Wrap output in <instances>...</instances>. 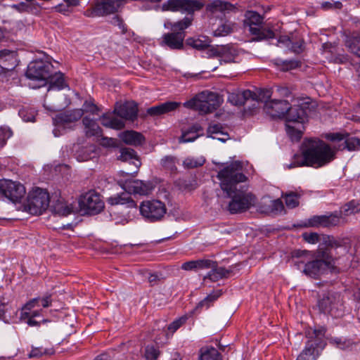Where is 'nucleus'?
I'll return each mask as SVG.
<instances>
[{
    "mask_svg": "<svg viewBox=\"0 0 360 360\" xmlns=\"http://www.w3.org/2000/svg\"><path fill=\"white\" fill-rule=\"evenodd\" d=\"M240 162H233L224 167L217 174L221 190L231 198L227 210L231 214L246 212L254 206L256 197L243 186L238 188V183L245 182L247 177L242 173Z\"/></svg>",
    "mask_w": 360,
    "mask_h": 360,
    "instance_id": "f257e3e1",
    "label": "nucleus"
},
{
    "mask_svg": "<svg viewBox=\"0 0 360 360\" xmlns=\"http://www.w3.org/2000/svg\"><path fill=\"white\" fill-rule=\"evenodd\" d=\"M336 150L318 139H305L301 146V154H295L289 168L311 167L320 168L335 160Z\"/></svg>",
    "mask_w": 360,
    "mask_h": 360,
    "instance_id": "f03ea898",
    "label": "nucleus"
},
{
    "mask_svg": "<svg viewBox=\"0 0 360 360\" xmlns=\"http://www.w3.org/2000/svg\"><path fill=\"white\" fill-rule=\"evenodd\" d=\"M192 21L193 18L189 17H185L176 22L165 20L164 27L170 32L165 33L162 36L160 41V46H167L172 50L182 49L186 37L185 30L191 25Z\"/></svg>",
    "mask_w": 360,
    "mask_h": 360,
    "instance_id": "7ed1b4c3",
    "label": "nucleus"
},
{
    "mask_svg": "<svg viewBox=\"0 0 360 360\" xmlns=\"http://www.w3.org/2000/svg\"><path fill=\"white\" fill-rule=\"evenodd\" d=\"M183 105L186 108L197 110L200 114L204 115L217 110L220 105V102L214 93L205 91L196 94Z\"/></svg>",
    "mask_w": 360,
    "mask_h": 360,
    "instance_id": "20e7f679",
    "label": "nucleus"
},
{
    "mask_svg": "<svg viewBox=\"0 0 360 360\" xmlns=\"http://www.w3.org/2000/svg\"><path fill=\"white\" fill-rule=\"evenodd\" d=\"M53 68L50 62L42 60L30 63L25 73L26 77L32 81L38 82L37 85L32 86V88H39L46 84Z\"/></svg>",
    "mask_w": 360,
    "mask_h": 360,
    "instance_id": "39448f33",
    "label": "nucleus"
},
{
    "mask_svg": "<svg viewBox=\"0 0 360 360\" xmlns=\"http://www.w3.org/2000/svg\"><path fill=\"white\" fill-rule=\"evenodd\" d=\"M262 21V17L255 11H248L245 14L244 25L248 27L250 34L255 36V40L261 41L274 38L275 34L271 29L261 26Z\"/></svg>",
    "mask_w": 360,
    "mask_h": 360,
    "instance_id": "423d86ee",
    "label": "nucleus"
},
{
    "mask_svg": "<svg viewBox=\"0 0 360 360\" xmlns=\"http://www.w3.org/2000/svg\"><path fill=\"white\" fill-rule=\"evenodd\" d=\"M319 309L324 314L334 318H341L345 312V307L341 295L338 292H328L323 295L318 302Z\"/></svg>",
    "mask_w": 360,
    "mask_h": 360,
    "instance_id": "0eeeda50",
    "label": "nucleus"
},
{
    "mask_svg": "<svg viewBox=\"0 0 360 360\" xmlns=\"http://www.w3.org/2000/svg\"><path fill=\"white\" fill-rule=\"evenodd\" d=\"M49 202L50 198L48 192L37 188L29 193L25 209L31 214H41L48 208Z\"/></svg>",
    "mask_w": 360,
    "mask_h": 360,
    "instance_id": "6e6552de",
    "label": "nucleus"
},
{
    "mask_svg": "<svg viewBox=\"0 0 360 360\" xmlns=\"http://www.w3.org/2000/svg\"><path fill=\"white\" fill-rule=\"evenodd\" d=\"M203 6V3L198 0H167L162 5V10L192 14Z\"/></svg>",
    "mask_w": 360,
    "mask_h": 360,
    "instance_id": "1a4fd4ad",
    "label": "nucleus"
},
{
    "mask_svg": "<svg viewBox=\"0 0 360 360\" xmlns=\"http://www.w3.org/2000/svg\"><path fill=\"white\" fill-rule=\"evenodd\" d=\"M139 210L141 215L150 221L160 220L167 212L165 203L157 200L142 202Z\"/></svg>",
    "mask_w": 360,
    "mask_h": 360,
    "instance_id": "9d476101",
    "label": "nucleus"
},
{
    "mask_svg": "<svg viewBox=\"0 0 360 360\" xmlns=\"http://www.w3.org/2000/svg\"><path fill=\"white\" fill-rule=\"evenodd\" d=\"M123 179L118 180L119 185L128 193L147 195L152 186L149 182H144L138 179H133L136 174H121Z\"/></svg>",
    "mask_w": 360,
    "mask_h": 360,
    "instance_id": "9b49d317",
    "label": "nucleus"
},
{
    "mask_svg": "<svg viewBox=\"0 0 360 360\" xmlns=\"http://www.w3.org/2000/svg\"><path fill=\"white\" fill-rule=\"evenodd\" d=\"M79 206L86 214H96L104 208V202L101 196L94 191H89L82 195Z\"/></svg>",
    "mask_w": 360,
    "mask_h": 360,
    "instance_id": "f8f14e48",
    "label": "nucleus"
},
{
    "mask_svg": "<svg viewBox=\"0 0 360 360\" xmlns=\"http://www.w3.org/2000/svg\"><path fill=\"white\" fill-rule=\"evenodd\" d=\"M342 221L340 212H335L329 215H315L307 219L302 224L304 227L330 228L339 225Z\"/></svg>",
    "mask_w": 360,
    "mask_h": 360,
    "instance_id": "ddd939ff",
    "label": "nucleus"
},
{
    "mask_svg": "<svg viewBox=\"0 0 360 360\" xmlns=\"http://www.w3.org/2000/svg\"><path fill=\"white\" fill-rule=\"evenodd\" d=\"M0 192L11 201L18 202L25 194V188L20 183L11 180H1Z\"/></svg>",
    "mask_w": 360,
    "mask_h": 360,
    "instance_id": "4468645a",
    "label": "nucleus"
},
{
    "mask_svg": "<svg viewBox=\"0 0 360 360\" xmlns=\"http://www.w3.org/2000/svg\"><path fill=\"white\" fill-rule=\"evenodd\" d=\"M277 46L286 47L295 53H300L304 49V41L297 32L290 35H281L277 40Z\"/></svg>",
    "mask_w": 360,
    "mask_h": 360,
    "instance_id": "2eb2a0df",
    "label": "nucleus"
},
{
    "mask_svg": "<svg viewBox=\"0 0 360 360\" xmlns=\"http://www.w3.org/2000/svg\"><path fill=\"white\" fill-rule=\"evenodd\" d=\"M314 338L309 339L305 345L304 349L299 354L296 360H316L319 356V348L323 349V343L319 338L317 331L314 330Z\"/></svg>",
    "mask_w": 360,
    "mask_h": 360,
    "instance_id": "dca6fc26",
    "label": "nucleus"
},
{
    "mask_svg": "<svg viewBox=\"0 0 360 360\" xmlns=\"http://www.w3.org/2000/svg\"><path fill=\"white\" fill-rule=\"evenodd\" d=\"M310 103L309 102L302 101L297 105L291 106L288 110L286 114V122H290L292 124L300 123L303 124L307 116V110L309 109Z\"/></svg>",
    "mask_w": 360,
    "mask_h": 360,
    "instance_id": "f3484780",
    "label": "nucleus"
},
{
    "mask_svg": "<svg viewBox=\"0 0 360 360\" xmlns=\"http://www.w3.org/2000/svg\"><path fill=\"white\" fill-rule=\"evenodd\" d=\"M290 103L285 100L273 99L265 101L264 110L272 117L286 116Z\"/></svg>",
    "mask_w": 360,
    "mask_h": 360,
    "instance_id": "a211bd4d",
    "label": "nucleus"
},
{
    "mask_svg": "<svg viewBox=\"0 0 360 360\" xmlns=\"http://www.w3.org/2000/svg\"><path fill=\"white\" fill-rule=\"evenodd\" d=\"M114 112L122 119L134 121L137 117L138 106L134 101H127L124 103H116Z\"/></svg>",
    "mask_w": 360,
    "mask_h": 360,
    "instance_id": "6ab92c4d",
    "label": "nucleus"
},
{
    "mask_svg": "<svg viewBox=\"0 0 360 360\" xmlns=\"http://www.w3.org/2000/svg\"><path fill=\"white\" fill-rule=\"evenodd\" d=\"M120 155L117 159L122 162H129L130 164L134 165V169L131 170V172H125L122 171L121 174H137L139 170V167L141 165V160L136 155L134 150L128 148H122L120 150Z\"/></svg>",
    "mask_w": 360,
    "mask_h": 360,
    "instance_id": "aec40b11",
    "label": "nucleus"
},
{
    "mask_svg": "<svg viewBox=\"0 0 360 360\" xmlns=\"http://www.w3.org/2000/svg\"><path fill=\"white\" fill-rule=\"evenodd\" d=\"M18 65L16 52L7 49L0 51V72L13 70Z\"/></svg>",
    "mask_w": 360,
    "mask_h": 360,
    "instance_id": "412c9836",
    "label": "nucleus"
},
{
    "mask_svg": "<svg viewBox=\"0 0 360 360\" xmlns=\"http://www.w3.org/2000/svg\"><path fill=\"white\" fill-rule=\"evenodd\" d=\"M82 117V110L74 109L58 114L53 120L57 125L65 127L69 124L78 121Z\"/></svg>",
    "mask_w": 360,
    "mask_h": 360,
    "instance_id": "4be33fe9",
    "label": "nucleus"
},
{
    "mask_svg": "<svg viewBox=\"0 0 360 360\" xmlns=\"http://www.w3.org/2000/svg\"><path fill=\"white\" fill-rule=\"evenodd\" d=\"M214 260L210 259H200L196 260H190L181 264V269L184 271H198L203 269H208L210 267H214Z\"/></svg>",
    "mask_w": 360,
    "mask_h": 360,
    "instance_id": "5701e85b",
    "label": "nucleus"
},
{
    "mask_svg": "<svg viewBox=\"0 0 360 360\" xmlns=\"http://www.w3.org/2000/svg\"><path fill=\"white\" fill-rule=\"evenodd\" d=\"M307 264L303 267L302 272L307 276L318 278L323 273L326 266L323 265V262L314 258L309 262H306Z\"/></svg>",
    "mask_w": 360,
    "mask_h": 360,
    "instance_id": "b1692460",
    "label": "nucleus"
},
{
    "mask_svg": "<svg viewBox=\"0 0 360 360\" xmlns=\"http://www.w3.org/2000/svg\"><path fill=\"white\" fill-rule=\"evenodd\" d=\"M257 98V94L248 89L232 92L228 96L229 101L234 105H242L248 100H256Z\"/></svg>",
    "mask_w": 360,
    "mask_h": 360,
    "instance_id": "393cba45",
    "label": "nucleus"
},
{
    "mask_svg": "<svg viewBox=\"0 0 360 360\" xmlns=\"http://www.w3.org/2000/svg\"><path fill=\"white\" fill-rule=\"evenodd\" d=\"M214 54L220 57L224 63L234 62L238 55V49L233 45L218 46L214 50Z\"/></svg>",
    "mask_w": 360,
    "mask_h": 360,
    "instance_id": "a878e982",
    "label": "nucleus"
},
{
    "mask_svg": "<svg viewBox=\"0 0 360 360\" xmlns=\"http://www.w3.org/2000/svg\"><path fill=\"white\" fill-rule=\"evenodd\" d=\"M181 105V103L176 101H168L158 105L149 108L147 113L150 116H158L172 112Z\"/></svg>",
    "mask_w": 360,
    "mask_h": 360,
    "instance_id": "bb28decb",
    "label": "nucleus"
},
{
    "mask_svg": "<svg viewBox=\"0 0 360 360\" xmlns=\"http://www.w3.org/2000/svg\"><path fill=\"white\" fill-rule=\"evenodd\" d=\"M119 137L126 144L134 146H141L145 141L144 136L141 133L133 130L123 131L120 134Z\"/></svg>",
    "mask_w": 360,
    "mask_h": 360,
    "instance_id": "cd10ccee",
    "label": "nucleus"
},
{
    "mask_svg": "<svg viewBox=\"0 0 360 360\" xmlns=\"http://www.w3.org/2000/svg\"><path fill=\"white\" fill-rule=\"evenodd\" d=\"M115 115L116 114L114 112L103 114L100 118L102 125L116 130H120L124 128V121L116 117Z\"/></svg>",
    "mask_w": 360,
    "mask_h": 360,
    "instance_id": "c85d7f7f",
    "label": "nucleus"
},
{
    "mask_svg": "<svg viewBox=\"0 0 360 360\" xmlns=\"http://www.w3.org/2000/svg\"><path fill=\"white\" fill-rule=\"evenodd\" d=\"M203 129L200 124L196 123L189 127L186 131L182 132L179 137V142L180 143L193 142L197 139L202 132Z\"/></svg>",
    "mask_w": 360,
    "mask_h": 360,
    "instance_id": "c756f323",
    "label": "nucleus"
},
{
    "mask_svg": "<svg viewBox=\"0 0 360 360\" xmlns=\"http://www.w3.org/2000/svg\"><path fill=\"white\" fill-rule=\"evenodd\" d=\"M292 257L294 264L300 269L302 266L304 267L307 264V261L314 259V254L311 251L297 250L292 252Z\"/></svg>",
    "mask_w": 360,
    "mask_h": 360,
    "instance_id": "7c9ffc66",
    "label": "nucleus"
},
{
    "mask_svg": "<svg viewBox=\"0 0 360 360\" xmlns=\"http://www.w3.org/2000/svg\"><path fill=\"white\" fill-rule=\"evenodd\" d=\"M207 134L208 137L218 139L222 142L226 141L229 138V134L224 131V127L219 123L210 124Z\"/></svg>",
    "mask_w": 360,
    "mask_h": 360,
    "instance_id": "2f4dec72",
    "label": "nucleus"
},
{
    "mask_svg": "<svg viewBox=\"0 0 360 360\" xmlns=\"http://www.w3.org/2000/svg\"><path fill=\"white\" fill-rule=\"evenodd\" d=\"M314 258L323 262V265L327 268L334 264V259L328 248L319 245L317 250L313 252Z\"/></svg>",
    "mask_w": 360,
    "mask_h": 360,
    "instance_id": "473e14b6",
    "label": "nucleus"
},
{
    "mask_svg": "<svg viewBox=\"0 0 360 360\" xmlns=\"http://www.w3.org/2000/svg\"><path fill=\"white\" fill-rule=\"evenodd\" d=\"M214 267H210L211 271H210L205 278L210 279L212 281H217L219 279H221L223 278H226L229 276L231 271L224 267H219L217 262L216 261H214Z\"/></svg>",
    "mask_w": 360,
    "mask_h": 360,
    "instance_id": "72a5a7b5",
    "label": "nucleus"
},
{
    "mask_svg": "<svg viewBox=\"0 0 360 360\" xmlns=\"http://www.w3.org/2000/svg\"><path fill=\"white\" fill-rule=\"evenodd\" d=\"M108 202L112 205H126L128 208L136 207V202L131 199L128 193L110 197L108 199Z\"/></svg>",
    "mask_w": 360,
    "mask_h": 360,
    "instance_id": "f704fd0d",
    "label": "nucleus"
},
{
    "mask_svg": "<svg viewBox=\"0 0 360 360\" xmlns=\"http://www.w3.org/2000/svg\"><path fill=\"white\" fill-rule=\"evenodd\" d=\"M48 82H49V91L52 90H61L67 86L64 79V75L60 72L54 75L51 72V77H49Z\"/></svg>",
    "mask_w": 360,
    "mask_h": 360,
    "instance_id": "c9c22d12",
    "label": "nucleus"
},
{
    "mask_svg": "<svg viewBox=\"0 0 360 360\" xmlns=\"http://www.w3.org/2000/svg\"><path fill=\"white\" fill-rule=\"evenodd\" d=\"M82 123L84 126L86 136H99L101 134V129L94 120L86 116L83 118Z\"/></svg>",
    "mask_w": 360,
    "mask_h": 360,
    "instance_id": "e433bc0d",
    "label": "nucleus"
},
{
    "mask_svg": "<svg viewBox=\"0 0 360 360\" xmlns=\"http://www.w3.org/2000/svg\"><path fill=\"white\" fill-rule=\"evenodd\" d=\"M51 295H46L43 297H36L26 303L23 307V310H31L35 307L39 306L46 308L51 306Z\"/></svg>",
    "mask_w": 360,
    "mask_h": 360,
    "instance_id": "4c0bfd02",
    "label": "nucleus"
},
{
    "mask_svg": "<svg viewBox=\"0 0 360 360\" xmlns=\"http://www.w3.org/2000/svg\"><path fill=\"white\" fill-rule=\"evenodd\" d=\"M285 129L288 135L291 139L299 141L302 136L304 126L300 123L292 124L290 122H286Z\"/></svg>",
    "mask_w": 360,
    "mask_h": 360,
    "instance_id": "58836bf2",
    "label": "nucleus"
},
{
    "mask_svg": "<svg viewBox=\"0 0 360 360\" xmlns=\"http://www.w3.org/2000/svg\"><path fill=\"white\" fill-rule=\"evenodd\" d=\"M346 46L353 54L360 58V32L349 37L346 41Z\"/></svg>",
    "mask_w": 360,
    "mask_h": 360,
    "instance_id": "ea45409f",
    "label": "nucleus"
},
{
    "mask_svg": "<svg viewBox=\"0 0 360 360\" xmlns=\"http://www.w3.org/2000/svg\"><path fill=\"white\" fill-rule=\"evenodd\" d=\"M360 212V202L356 200H352L345 204L340 211L341 215L349 216Z\"/></svg>",
    "mask_w": 360,
    "mask_h": 360,
    "instance_id": "a19ab883",
    "label": "nucleus"
},
{
    "mask_svg": "<svg viewBox=\"0 0 360 360\" xmlns=\"http://www.w3.org/2000/svg\"><path fill=\"white\" fill-rule=\"evenodd\" d=\"M282 198L285 199V205L289 209H293L300 204L299 199L300 195L295 192H289L282 194Z\"/></svg>",
    "mask_w": 360,
    "mask_h": 360,
    "instance_id": "79ce46f5",
    "label": "nucleus"
},
{
    "mask_svg": "<svg viewBox=\"0 0 360 360\" xmlns=\"http://www.w3.org/2000/svg\"><path fill=\"white\" fill-rule=\"evenodd\" d=\"M235 24L231 22H225L219 25L214 31L215 37H224L233 32Z\"/></svg>",
    "mask_w": 360,
    "mask_h": 360,
    "instance_id": "37998d69",
    "label": "nucleus"
},
{
    "mask_svg": "<svg viewBox=\"0 0 360 360\" xmlns=\"http://www.w3.org/2000/svg\"><path fill=\"white\" fill-rule=\"evenodd\" d=\"M221 290L213 291L198 303L197 308H209L211 304L221 296Z\"/></svg>",
    "mask_w": 360,
    "mask_h": 360,
    "instance_id": "c03bdc74",
    "label": "nucleus"
},
{
    "mask_svg": "<svg viewBox=\"0 0 360 360\" xmlns=\"http://www.w3.org/2000/svg\"><path fill=\"white\" fill-rule=\"evenodd\" d=\"M319 245L330 249L340 247L341 245L333 236L323 235L320 238Z\"/></svg>",
    "mask_w": 360,
    "mask_h": 360,
    "instance_id": "a18cd8bd",
    "label": "nucleus"
},
{
    "mask_svg": "<svg viewBox=\"0 0 360 360\" xmlns=\"http://www.w3.org/2000/svg\"><path fill=\"white\" fill-rule=\"evenodd\" d=\"M176 162L177 160L175 157L167 155L162 158L161 165L171 172H175L177 170V167L176 166Z\"/></svg>",
    "mask_w": 360,
    "mask_h": 360,
    "instance_id": "49530a36",
    "label": "nucleus"
},
{
    "mask_svg": "<svg viewBox=\"0 0 360 360\" xmlns=\"http://www.w3.org/2000/svg\"><path fill=\"white\" fill-rule=\"evenodd\" d=\"M210 41L208 39H194L190 38L188 39V44L194 49L198 50H203L210 46Z\"/></svg>",
    "mask_w": 360,
    "mask_h": 360,
    "instance_id": "de8ad7c7",
    "label": "nucleus"
},
{
    "mask_svg": "<svg viewBox=\"0 0 360 360\" xmlns=\"http://www.w3.org/2000/svg\"><path fill=\"white\" fill-rule=\"evenodd\" d=\"M349 151L360 150V139L356 137H349L345 139V147Z\"/></svg>",
    "mask_w": 360,
    "mask_h": 360,
    "instance_id": "09e8293b",
    "label": "nucleus"
},
{
    "mask_svg": "<svg viewBox=\"0 0 360 360\" xmlns=\"http://www.w3.org/2000/svg\"><path fill=\"white\" fill-rule=\"evenodd\" d=\"M53 353L52 349H45L40 347H32L30 352L27 354L30 359L39 358L44 355H51Z\"/></svg>",
    "mask_w": 360,
    "mask_h": 360,
    "instance_id": "8fccbe9b",
    "label": "nucleus"
},
{
    "mask_svg": "<svg viewBox=\"0 0 360 360\" xmlns=\"http://www.w3.org/2000/svg\"><path fill=\"white\" fill-rule=\"evenodd\" d=\"M160 354L159 349L154 345H147L145 348V357L147 360H157Z\"/></svg>",
    "mask_w": 360,
    "mask_h": 360,
    "instance_id": "3c124183",
    "label": "nucleus"
},
{
    "mask_svg": "<svg viewBox=\"0 0 360 360\" xmlns=\"http://www.w3.org/2000/svg\"><path fill=\"white\" fill-rule=\"evenodd\" d=\"M212 7L215 11H232L234 9V6L229 2L227 1H214L212 4Z\"/></svg>",
    "mask_w": 360,
    "mask_h": 360,
    "instance_id": "603ef678",
    "label": "nucleus"
},
{
    "mask_svg": "<svg viewBox=\"0 0 360 360\" xmlns=\"http://www.w3.org/2000/svg\"><path fill=\"white\" fill-rule=\"evenodd\" d=\"M200 360H221V359L218 351L214 348H211L201 354Z\"/></svg>",
    "mask_w": 360,
    "mask_h": 360,
    "instance_id": "864d4df0",
    "label": "nucleus"
},
{
    "mask_svg": "<svg viewBox=\"0 0 360 360\" xmlns=\"http://www.w3.org/2000/svg\"><path fill=\"white\" fill-rule=\"evenodd\" d=\"M205 160L202 159L197 160L194 158H186L183 161V166L186 169H194L203 165Z\"/></svg>",
    "mask_w": 360,
    "mask_h": 360,
    "instance_id": "5fc2aeb1",
    "label": "nucleus"
},
{
    "mask_svg": "<svg viewBox=\"0 0 360 360\" xmlns=\"http://www.w3.org/2000/svg\"><path fill=\"white\" fill-rule=\"evenodd\" d=\"M80 110H82V115L84 112H89L92 115H98L99 109L97 105L91 101H86L82 106V108Z\"/></svg>",
    "mask_w": 360,
    "mask_h": 360,
    "instance_id": "6e6d98bb",
    "label": "nucleus"
},
{
    "mask_svg": "<svg viewBox=\"0 0 360 360\" xmlns=\"http://www.w3.org/2000/svg\"><path fill=\"white\" fill-rule=\"evenodd\" d=\"M271 212L274 214H281L285 212L284 205L281 199L272 200L270 205Z\"/></svg>",
    "mask_w": 360,
    "mask_h": 360,
    "instance_id": "4d7b16f0",
    "label": "nucleus"
},
{
    "mask_svg": "<svg viewBox=\"0 0 360 360\" xmlns=\"http://www.w3.org/2000/svg\"><path fill=\"white\" fill-rule=\"evenodd\" d=\"M55 212L60 216L65 217L72 213L73 207L68 205H58L55 207Z\"/></svg>",
    "mask_w": 360,
    "mask_h": 360,
    "instance_id": "13d9d810",
    "label": "nucleus"
},
{
    "mask_svg": "<svg viewBox=\"0 0 360 360\" xmlns=\"http://www.w3.org/2000/svg\"><path fill=\"white\" fill-rule=\"evenodd\" d=\"M13 132L9 127H0V144L1 146H4L6 141L11 137Z\"/></svg>",
    "mask_w": 360,
    "mask_h": 360,
    "instance_id": "bf43d9fd",
    "label": "nucleus"
},
{
    "mask_svg": "<svg viewBox=\"0 0 360 360\" xmlns=\"http://www.w3.org/2000/svg\"><path fill=\"white\" fill-rule=\"evenodd\" d=\"M302 238L308 243L316 244L320 242V236L315 232L304 233L302 235Z\"/></svg>",
    "mask_w": 360,
    "mask_h": 360,
    "instance_id": "052dcab7",
    "label": "nucleus"
},
{
    "mask_svg": "<svg viewBox=\"0 0 360 360\" xmlns=\"http://www.w3.org/2000/svg\"><path fill=\"white\" fill-rule=\"evenodd\" d=\"M332 342L340 349H346L352 346L353 342L350 340L347 339H341V338H334L332 340Z\"/></svg>",
    "mask_w": 360,
    "mask_h": 360,
    "instance_id": "680f3d73",
    "label": "nucleus"
},
{
    "mask_svg": "<svg viewBox=\"0 0 360 360\" xmlns=\"http://www.w3.org/2000/svg\"><path fill=\"white\" fill-rule=\"evenodd\" d=\"M187 318L185 316L181 317L178 319L174 320L168 326V330L172 333H174L184 323H186Z\"/></svg>",
    "mask_w": 360,
    "mask_h": 360,
    "instance_id": "e2e57ef3",
    "label": "nucleus"
},
{
    "mask_svg": "<svg viewBox=\"0 0 360 360\" xmlns=\"http://www.w3.org/2000/svg\"><path fill=\"white\" fill-rule=\"evenodd\" d=\"M89 152H92L91 150L86 148H83L81 151L77 154V159L79 162L87 161L92 158L91 154Z\"/></svg>",
    "mask_w": 360,
    "mask_h": 360,
    "instance_id": "0e129e2a",
    "label": "nucleus"
},
{
    "mask_svg": "<svg viewBox=\"0 0 360 360\" xmlns=\"http://www.w3.org/2000/svg\"><path fill=\"white\" fill-rule=\"evenodd\" d=\"M321 8L324 10H339L342 8V4L340 1H325L321 4Z\"/></svg>",
    "mask_w": 360,
    "mask_h": 360,
    "instance_id": "69168bd1",
    "label": "nucleus"
},
{
    "mask_svg": "<svg viewBox=\"0 0 360 360\" xmlns=\"http://www.w3.org/2000/svg\"><path fill=\"white\" fill-rule=\"evenodd\" d=\"M300 65V63L298 60H285L283 62L282 70L284 71H288L290 70L295 69Z\"/></svg>",
    "mask_w": 360,
    "mask_h": 360,
    "instance_id": "338daca9",
    "label": "nucleus"
},
{
    "mask_svg": "<svg viewBox=\"0 0 360 360\" xmlns=\"http://www.w3.org/2000/svg\"><path fill=\"white\" fill-rule=\"evenodd\" d=\"M72 6L71 5H68L67 4H59L54 8L56 11L60 13L63 15H68L72 12L71 8Z\"/></svg>",
    "mask_w": 360,
    "mask_h": 360,
    "instance_id": "774afa93",
    "label": "nucleus"
}]
</instances>
